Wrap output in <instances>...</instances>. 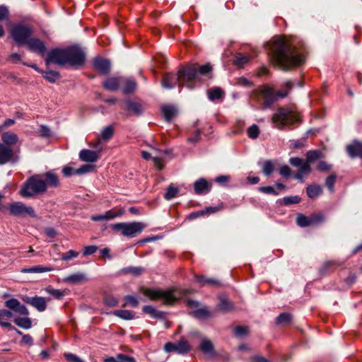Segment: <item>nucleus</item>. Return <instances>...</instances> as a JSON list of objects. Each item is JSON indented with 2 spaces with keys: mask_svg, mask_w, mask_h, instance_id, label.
<instances>
[{
  "mask_svg": "<svg viewBox=\"0 0 362 362\" xmlns=\"http://www.w3.org/2000/svg\"><path fill=\"white\" fill-rule=\"evenodd\" d=\"M271 51L276 64L284 70L300 65L305 61L303 56L297 54L296 47L283 37H278L273 41Z\"/></svg>",
  "mask_w": 362,
  "mask_h": 362,
  "instance_id": "nucleus-1",
  "label": "nucleus"
},
{
  "mask_svg": "<svg viewBox=\"0 0 362 362\" xmlns=\"http://www.w3.org/2000/svg\"><path fill=\"white\" fill-rule=\"evenodd\" d=\"M59 185V177L53 172L43 175H34L23 184L19 194L22 197L30 198L47 192V187L55 188Z\"/></svg>",
  "mask_w": 362,
  "mask_h": 362,
  "instance_id": "nucleus-2",
  "label": "nucleus"
},
{
  "mask_svg": "<svg viewBox=\"0 0 362 362\" xmlns=\"http://www.w3.org/2000/svg\"><path fill=\"white\" fill-rule=\"evenodd\" d=\"M197 75V70L194 66H185L180 69L177 74H166L162 79V86L166 89H171L178 84L179 86H185L189 89L195 87L192 84V80Z\"/></svg>",
  "mask_w": 362,
  "mask_h": 362,
  "instance_id": "nucleus-3",
  "label": "nucleus"
},
{
  "mask_svg": "<svg viewBox=\"0 0 362 362\" xmlns=\"http://www.w3.org/2000/svg\"><path fill=\"white\" fill-rule=\"evenodd\" d=\"M5 305L15 313L25 316V317H16L14 319V322L17 326L25 329H28L31 327L32 322L28 317L29 315V311L24 305L21 304L16 298H11L6 300Z\"/></svg>",
  "mask_w": 362,
  "mask_h": 362,
  "instance_id": "nucleus-4",
  "label": "nucleus"
},
{
  "mask_svg": "<svg viewBox=\"0 0 362 362\" xmlns=\"http://www.w3.org/2000/svg\"><path fill=\"white\" fill-rule=\"evenodd\" d=\"M272 122L279 128L282 129L285 125L293 124L300 121L298 112L291 108H279L273 115Z\"/></svg>",
  "mask_w": 362,
  "mask_h": 362,
  "instance_id": "nucleus-5",
  "label": "nucleus"
},
{
  "mask_svg": "<svg viewBox=\"0 0 362 362\" xmlns=\"http://www.w3.org/2000/svg\"><path fill=\"white\" fill-rule=\"evenodd\" d=\"M111 228L116 232H120L124 236L134 238L139 234L145 228L141 222H124L111 225Z\"/></svg>",
  "mask_w": 362,
  "mask_h": 362,
  "instance_id": "nucleus-6",
  "label": "nucleus"
},
{
  "mask_svg": "<svg viewBox=\"0 0 362 362\" xmlns=\"http://www.w3.org/2000/svg\"><path fill=\"white\" fill-rule=\"evenodd\" d=\"M175 289L172 288L169 290L161 289H143V293L145 296L151 300L163 299L165 304H172L179 299V297L175 294Z\"/></svg>",
  "mask_w": 362,
  "mask_h": 362,
  "instance_id": "nucleus-7",
  "label": "nucleus"
},
{
  "mask_svg": "<svg viewBox=\"0 0 362 362\" xmlns=\"http://www.w3.org/2000/svg\"><path fill=\"white\" fill-rule=\"evenodd\" d=\"M33 29L31 26L24 24H18L13 27L11 35L13 40L18 45H26L32 38Z\"/></svg>",
  "mask_w": 362,
  "mask_h": 362,
  "instance_id": "nucleus-8",
  "label": "nucleus"
},
{
  "mask_svg": "<svg viewBox=\"0 0 362 362\" xmlns=\"http://www.w3.org/2000/svg\"><path fill=\"white\" fill-rule=\"evenodd\" d=\"M66 64L69 66L78 68L85 64L86 54L78 46L74 45L66 48Z\"/></svg>",
  "mask_w": 362,
  "mask_h": 362,
  "instance_id": "nucleus-9",
  "label": "nucleus"
},
{
  "mask_svg": "<svg viewBox=\"0 0 362 362\" xmlns=\"http://www.w3.org/2000/svg\"><path fill=\"white\" fill-rule=\"evenodd\" d=\"M9 212L11 215L16 216H29L32 218L37 217V214L33 207L26 206L21 202H16L11 204L8 206Z\"/></svg>",
  "mask_w": 362,
  "mask_h": 362,
  "instance_id": "nucleus-10",
  "label": "nucleus"
},
{
  "mask_svg": "<svg viewBox=\"0 0 362 362\" xmlns=\"http://www.w3.org/2000/svg\"><path fill=\"white\" fill-rule=\"evenodd\" d=\"M46 65H49L50 64H54L59 66H65L66 64V48L60 49L55 48L51 49L46 59H45Z\"/></svg>",
  "mask_w": 362,
  "mask_h": 362,
  "instance_id": "nucleus-11",
  "label": "nucleus"
},
{
  "mask_svg": "<svg viewBox=\"0 0 362 362\" xmlns=\"http://www.w3.org/2000/svg\"><path fill=\"white\" fill-rule=\"evenodd\" d=\"M190 349L188 342L184 339H180L177 343L168 342L164 346V350L168 352H176L180 354L187 353Z\"/></svg>",
  "mask_w": 362,
  "mask_h": 362,
  "instance_id": "nucleus-12",
  "label": "nucleus"
},
{
  "mask_svg": "<svg viewBox=\"0 0 362 362\" xmlns=\"http://www.w3.org/2000/svg\"><path fill=\"white\" fill-rule=\"evenodd\" d=\"M22 300L34 307L39 312H42L46 310L47 308V302L45 300V298L43 297L40 296H34V297H30V296H23L22 298Z\"/></svg>",
  "mask_w": 362,
  "mask_h": 362,
  "instance_id": "nucleus-13",
  "label": "nucleus"
},
{
  "mask_svg": "<svg viewBox=\"0 0 362 362\" xmlns=\"http://www.w3.org/2000/svg\"><path fill=\"white\" fill-rule=\"evenodd\" d=\"M26 46L29 51L41 56L45 55L47 52L45 42L38 38H31Z\"/></svg>",
  "mask_w": 362,
  "mask_h": 362,
  "instance_id": "nucleus-14",
  "label": "nucleus"
},
{
  "mask_svg": "<svg viewBox=\"0 0 362 362\" xmlns=\"http://www.w3.org/2000/svg\"><path fill=\"white\" fill-rule=\"evenodd\" d=\"M93 68L102 75H107L110 72V62L102 57H96L93 61Z\"/></svg>",
  "mask_w": 362,
  "mask_h": 362,
  "instance_id": "nucleus-15",
  "label": "nucleus"
},
{
  "mask_svg": "<svg viewBox=\"0 0 362 362\" xmlns=\"http://www.w3.org/2000/svg\"><path fill=\"white\" fill-rule=\"evenodd\" d=\"M187 66H194L197 70V75L192 80V84L194 85V83L197 81H200L199 76H205L209 78H211L212 74V66L209 64H206L202 66H199L198 64H191Z\"/></svg>",
  "mask_w": 362,
  "mask_h": 362,
  "instance_id": "nucleus-16",
  "label": "nucleus"
},
{
  "mask_svg": "<svg viewBox=\"0 0 362 362\" xmlns=\"http://www.w3.org/2000/svg\"><path fill=\"white\" fill-rule=\"evenodd\" d=\"M124 214V210L119 209L117 210H110L106 211L104 214L95 215L91 216V220L93 221H100L103 220H111L117 217L122 216Z\"/></svg>",
  "mask_w": 362,
  "mask_h": 362,
  "instance_id": "nucleus-17",
  "label": "nucleus"
},
{
  "mask_svg": "<svg viewBox=\"0 0 362 362\" xmlns=\"http://www.w3.org/2000/svg\"><path fill=\"white\" fill-rule=\"evenodd\" d=\"M124 78L112 76L106 78L103 82V86L105 89L110 91L118 90L119 86L123 83Z\"/></svg>",
  "mask_w": 362,
  "mask_h": 362,
  "instance_id": "nucleus-18",
  "label": "nucleus"
},
{
  "mask_svg": "<svg viewBox=\"0 0 362 362\" xmlns=\"http://www.w3.org/2000/svg\"><path fill=\"white\" fill-rule=\"evenodd\" d=\"M13 155V149L11 146L4 144H0V165L5 164L11 160Z\"/></svg>",
  "mask_w": 362,
  "mask_h": 362,
  "instance_id": "nucleus-19",
  "label": "nucleus"
},
{
  "mask_svg": "<svg viewBox=\"0 0 362 362\" xmlns=\"http://www.w3.org/2000/svg\"><path fill=\"white\" fill-rule=\"evenodd\" d=\"M289 163L291 165L294 167H299L298 171L301 173H309L311 171V168L310 163L306 162H303V160L298 157L291 158L289 160Z\"/></svg>",
  "mask_w": 362,
  "mask_h": 362,
  "instance_id": "nucleus-20",
  "label": "nucleus"
},
{
  "mask_svg": "<svg viewBox=\"0 0 362 362\" xmlns=\"http://www.w3.org/2000/svg\"><path fill=\"white\" fill-rule=\"evenodd\" d=\"M100 153L89 149H83L79 153V158L81 160L89 163H94L99 158Z\"/></svg>",
  "mask_w": 362,
  "mask_h": 362,
  "instance_id": "nucleus-21",
  "label": "nucleus"
},
{
  "mask_svg": "<svg viewBox=\"0 0 362 362\" xmlns=\"http://www.w3.org/2000/svg\"><path fill=\"white\" fill-rule=\"evenodd\" d=\"M125 104L127 110L132 112L137 116L141 115L144 111V106L140 101L127 100L125 101Z\"/></svg>",
  "mask_w": 362,
  "mask_h": 362,
  "instance_id": "nucleus-22",
  "label": "nucleus"
},
{
  "mask_svg": "<svg viewBox=\"0 0 362 362\" xmlns=\"http://www.w3.org/2000/svg\"><path fill=\"white\" fill-rule=\"evenodd\" d=\"M194 189L195 193L197 194H206L210 190L211 185L206 180L200 178L194 182Z\"/></svg>",
  "mask_w": 362,
  "mask_h": 362,
  "instance_id": "nucleus-23",
  "label": "nucleus"
},
{
  "mask_svg": "<svg viewBox=\"0 0 362 362\" xmlns=\"http://www.w3.org/2000/svg\"><path fill=\"white\" fill-rule=\"evenodd\" d=\"M346 151L351 158L360 157L362 158V144L354 141L352 144L347 146Z\"/></svg>",
  "mask_w": 362,
  "mask_h": 362,
  "instance_id": "nucleus-24",
  "label": "nucleus"
},
{
  "mask_svg": "<svg viewBox=\"0 0 362 362\" xmlns=\"http://www.w3.org/2000/svg\"><path fill=\"white\" fill-rule=\"evenodd\" d=\"M87 278L83 273H75L69 276H67L63 279V281L71 284H77L83 281H86Z\"/></svg>",
  "mask_w": 362,
  "mask_h": 362,
  "instance_id": "nucleus-25",
  "label": "nucleus"
},
{
  "mask_svg": "<svg viewBox=\"0 0 362 362\" xmlns=\"http://www.w3.org/2000/svg\"><path fill=\"white\" fill-rule=\"evenodd\" d=\"M142 310L144 313L151 315L155 319H164L165 317V313L160 310H157L152 305H145L143 307Z\"/></svg>",
  "mask_w": 362,
  "mask_h": 362,
  "instance_id": "nucleus-26",
  "label": "nucleus"
},
{
  "mask_svg": "<svg viewBox=\"0 0 362 362\" xmlns=\"http://www.w3.org/2000/svg\"><path fill=\"white\" fill-rule=\"evenodd\" d=\"M264 97V104L266 107H269L276 100L275 93L272 88L267 86L262 91Z\"/></svg>",
  "mask_w": 362,
  "mask_h": 362,
  "instance_id": "nucleus-27",
  "label": "nucleus"
},
{
  "mask_svg": "<svg viewBox=\"0 0 362 362\" xmlns=\"http://www.w3.org/2000/svg\"><path fill=\"white\" fill-rule=\"evenodd\" d=\"M13 317V313L6 309H0V325L3 327L13 328L11 323L7 321Z\"/></svg>",
  "mask_w": 362,
  "mask_h": 362,
  "instance_id": "nucleus-28",
  "label": "nucleus"
},
{
  "mask_svg": "<svg viewBox=\"0 0 362 362\" xmlns=\"http://www.w3.org/2000/svg\"><path fill=\"white\" fill-rule=\"evenodd\" d=\"M52 267H45L42 265H36L30 268H23L21 270V273H44L53 271Z\"/></svg>",
  "mask_w": 362,
  "mask_h": 362,
  "instance_id": "nucleus-29",
  "label": "nucleus"
},
{
  "mask_svg": "<svg viewBox=\"0 0 362 362\" xmlns=\"http://www.w3.org/2000/svg\"><path fill=\"white\" fill-rule=\"evenodd\" d=\"M122 85H123L122 91L125 94H129L134 92L137 86L136 81L132 78H124V82Z\"/></svg>",
  "mask_w": 362,
  "mask_h": 362,
  "instance_id": "nucleus-30",
  "label": "nucleus"
},
{
  "mask_svg": "<svg viewBox=\"0 0 362 362\" xmlns=\"http://www.w3.org/2000/svg\"><path fill=\"white\" fill-rule=\"evenodd\" d=\"M1 139L4 142L3 144L10 146L11 145L16 144L18 138L16 134L11 132H6L1 135Z\"/></svg>",
  "mask_w": 362,
  "mask_h": 362,
  "instance_id": "nucleus-31",
  "label": "nucleus"
},
{
  "mask_svg": "<svg viewBox=\"0 0 362 362\" xmlns=\"http://www.w3.org/2000/svg\"><path fill=\"white\" fill-rule=\"evenodd\" d=\"M199 349L205 354H214V346L208 339H203L199 345Z\"/></svg>",
  "mask_w": 362,
  "mask_h": 362,
  "instance_id": "nucleus-32",
  "label": "nucleus"
},
{
  "mask_svg": "<svg viewBox=\"0 0 362 362\" xmlns=\"http://www.w3.org/2000/svg\"><path fill=\"white\" fill-rule=\"evenodd\" d=\"M112 313L114 315L125 320H130L134 318V313L128 310H116Z\"/></svg>",
  "mask_w": 362,
  "mask_h": 362,
  "instance_id": "nucleus-33",
  "label": "nucleus"
},
{
  "mask_svg": "<svg viewBox=\"0 0 362 362\" xmlns=\"http://www.w3.org/2000/svg\"><path fill=\"white\" fill-rule=\"evenodd\" d=\"M161 111L165 119L168 122L171 121L177 112L174 107L170 105L163 106Z\"/></svg>",
  "mask_w": 362,
  "mask_h": 362,
  "instance_id": "nucleus-34",
  "label": "nucleus"
},
{
  "mask_svg": "<svg viewBox=\"0 0 362 362\" xmlns=\"http://www.w3.org/2000/svg\"><path fill=\"white\" fill-rule=\"evenodd\" d=\"M322 192V187L318 185H311L306 188L307 195L312 199L319 196Z\"/></svg>",
  "mask_w": 362,
  "mask_h": 362,
  "instance_id": "nucleus-35",
  "label": "nucleus"
},
{
  "mask_svg": "<svg viewBox=\"0 0 362 362\" xmlns=\"http://www.w3.org/2000/svg\"><path fill=\"white\" fill-rule=\"evenodd\" d=\"M224 95L221 88L215 87L208 91V96L210 100H215L221 98Z\"/></svg>",
  "mask_w": 362,
  "mask_h": 362,
  "instance_id": "nucleus-36",
  "label": "nucleus"
},
{
  "mask_svg": "<svg viewBox=\"0 0 362 362\" xmlns=\"http://www.w3.org/2000/svg\"><path fill=\"white\" fill-rule=\"evenodd\" d=\"M292 320V316L288 313H281L276 319V323L280 325H288Z\"/></svg>",
  "mask_w": 362,
  "mask_h": 362,
  "instance_id": "nucleus-37",
  "label": "nucleus"
},
{
  "mask_svg": "<svg viewBox=\"0 0 362 362\" xmlns=\"http://www.w3.org/2000/svg\"><path fill=\"white\" fill-rule=\"evenodd\" d=\"M191 315L197 318L204 319L210 316V312L206 307H202L192 312Z\"/></svg>",
  "mask_w": 362,
  "mask_h": 362,
  "instance_id": "nucleus-38",
  "label": "nucleus"
},
{
  "mask_svg": "<svg viewBox=\"0 0 362 362\" xmlns=\"http://www.w3.org/2000/svg\"><path fill=\"white\" fill-rule=\"evenodd\" d=\"M275 164L274 161L271 160H265L262 163V173L266 176L269 177L274 170Z\"/></svg>",
  "mask_w": 362,
  "mask_h": 362,
  "instance_id": "nucleus-39",
  "label": "nucleus"
},
{
  "mask_svg": "<svg viewBox=\"0 0 362 362\" xmlns=\"http://www.w3.org/2000/svg\"><path fill=\"white\" fill-rule=\"evenodd\" d=\"M195 281L198 283L201 286H204L206 284H212V285H218V282L216 279L211 278H206L204 276H194Z\"/></svg>",
  "mask_w": 362,
  "mask_h": 362,
  "instance_id": "nucleus-40",
  "label": "nucleus"
},
{
  "mask_svg": "<svg viewBox=\"0 0 362 362\" xmlns=\"http://www.w3.org/2000/svg\"><path fill=\"white\" fill-rule=\"evenodd\" d=\"M43 77L49 83H55L60 78V74L56 71H47L43 72Z\"/></svg>",
  "mask_w": 362,
  "mask_h": 362,
  "instance_id": "nucleus-41",
  "label": "nucleus"
},
{
  "mask_svg": "<svg viewBox=\"0 0 362 362\" xmlns=\"http://www.w3.org/2000/svg\"><path fill=\"white\" fill-rule=\"evenodd\" d=\"M322 151L320 150L308 151L306 153V161L312 163L322 157Z\"/></svg>",
  "mask_w": 362,
  "mask_h": 362,
  "instance_id": "nucleus-42",
  "label": "nucleus"
},
{
  "mask_svg": "<svg viewBox=\"0 0 362 362\" xmlns=\"http://www.w3.org/2000/svg\"><path fill=\"white\" fill-rule=\"evenodd\" d=\"M249 60L250 57L248 56L239 53L235 55L233 64L238 66H243L246 64Z\"/></svg>",
  "mask_w": 362,
  "mask_h": 362,
  "instance_id": "nucleus-43",
  "label": "nucleus"
},
{
  "mask_svg": "<svg viewBox=\"0 0 362 362\" xmlns=\"http://www.w3.org/2000/svg\"><path fill=\"white\" fill-rule=\"evenodd\" d=\"M296 223L300 227L311 226L310 216H306L303 214H300L297 216Z\"/></svg>",
  "mask_w": 362,
  "mask_h": 362,
  "instance_id": "nucleus-44",
  "label": "nucleus"
},
{
  "mask_svg": "<svg viewBox=\"0 0 362 362\" xmlns=\"http://www.w3.org/2000/svg\"><path fill=\"white\" fill-rule=\"evenodd\" d=\"M247 134L249 138L252 139H257L259 134V129L258 126L256 124L250 126L247 130Z\"/></svg>",
  "mask_w": 362,
  "mask_h": 362,
  "instance_id": "nucleus-45",
  "label": "nucleus"
},
{
  "mask_svg": "<svg viewBox=\"0 0 362 362\" xmlns=\"http://www.w3.org/2000/svg\"><path fill=\"white\" fill-rule=\"evenodd\" d=\"M178 193V189L177 187H173V185H170L166 192L164 194V198L167 200H170L175 198Z\"/></svg>",
  "mask_w": 362,
  "mask_h": 362,
  "instance_id": "nucleus-46",
  "label": "nucleus"
},
{
  "mask_svg": "<svg viewBox=\"0 0 362 362\" xmlns=\"http://www.w3.org/2000/svg\"><path fill=\"white\" fill-rule=\"evenodd\" d=\"M113 132L114 130L111 126L105 127L100 133L101 138L105 141H107L112 138Z\"/></svg>",
  "mask_w": 362,
  "mask_h": 362,
  "instance_id": "nucleus-47",
  "label": "nucleus"
},
{
  "mask_svg": "<svg viewBox=\"0 0 362 362\" xmlns=\"http://www.w3.org/2000/svg\"><path fill=\"white\" fill-rule=\"evenodd\" d=\"M336 182V175L334 174H332L329 175L326 180L325 185L327 187L328 189L330 192H334V183Z\"/></svg>",
  "mask_w": 362,
  "mask_h": 362,
  "instance_id": "nucleus-48",
  "label": "nucleus"
},
{
  "mask_svg": "<svg viewBox=\"0 0 362 362\" xmlns=\"http://www.w3.org/2000/svg\"><path fill=\"white\" fill-rule=\"evenodd\" d=\"M310 218L311 225H317L325 221V216L322 214H312Z\"/></svg>",
  "mask_w": 362,
  "mask_h": 362,
  "instance_id": "nucleus-49",
  "label": "nucleus"
},
{
  "mask_svg": "<svg viewBox=\"0 0 362 362\" xmlns=\"http://www.w3.org/2000/svg\"><path fill=\"white\" fill-rule=\"evenodd\" d=\"M122 271L124 273H129V274H134V276H139L143 272V268L142 267H129L123 269Z\"/></svg>",
  "mask_w": 362,
  "mask_h": 362,
  "instance_id": "nucleus-50",
  "label": "nucleus"
},
{
  "mask_svg": "<svg viewBox=\"0 0 362 362\" xmlns=\"http://www.w3.org/2000/svg\"><path fill=\"white\" fill-rule=\"evenodd\" d=\"M45 291L47 293H49L57 299H60L64 296V291L59 289L47 288Z\"/></svg>",
  "mask_w": 362,
  "mask_h": 362,
  "instance_id": "nucleus-51",
  "label": "nucleus"
},
{
  "mask_svg": "<svg viewBox=\"0 0 362 362\" xmlns=\"http://www.w3.org/2000/svg\"><path fill=\"white\" fill-rule=\"evenodd\" d=\"M39 134L42 137L49 138L52 136L50 129L46 125H40L39 129Z\"/></svg>",
  "mask_w": 362,
  "mask_h": 362,
  "instance_id": "nucleus-52",
  "label": "nucleus"
},
{
  "mask_svg": "<svg viewBox=\"0 0 362 362\" xmlns=\"http://www.w3.org/2000/svg\"><path fill=\"white\" fill-rule=\"evenodd\" d=\"M78 255V252H77L73 250H70L67 252H66L62 255V259L64 260V261H69L73 258L77 257Z\"/></svg>",
  "mask_w": 362,
  "mask_h": 362,
  "instance_id": "nucleus-53",
  "label": "nucleus"
},
{
  "mask_svg": "<svg viewBox=\"0 0 362 362\" xmlns=\"http://www.w3.org/2000/svg\"><path fill=\"white\" fill-rule=\"evenodd\" d=\"M300 202V198L298 196L285 197L284 198V203L286 205L298 204Z\"/></svg>",
  "mask_w": 362,
  "mask_h": 362,
  "instance_id": "nucleus-54",
  "label": "nucleus"
},
{
  "mask_svg": "<svg viewBox=\"0 0 362 362\" xmlns=\"http://www.w3.org/2000/svg\"><path fill=\"white\" fill-rule=\"evenodd\" d=\"M93 170V167L90 165H83L79 168L76 170L75 173L81 175L83 173L91 172Z\"/></svg>",
  "mask_w": 362,
  "mask_h": 362,
  "instance_id": "nucleus-55",
  "label": "nucleus"
},
{
  "mask_svg": "<svg viewBox=\"0 0 362 362\" xmlns=\"http://www.w3.org/2000/svg\"><path fill=\"white\" fill-rule=\"evenodd\" d=\"M232 308L231 303L226 299L222 298L219 304L220 310L223 311H228Z\"/></svg>",
  "mask_w": 362,
  "mask_h": 362,
  "instance_id": "nucleus-56",
  "label": "nucleus"
},
{
  "mask_svg": "<svg viewBox=\"0 0 362 362\" xmlns=\"http://www.w3.org/2000/svg\"><path fill=\"white\" fill-rule=\"evenodd\" d=\"M248 332V328L245 326H238L234 329L235 335L237 337H242L246 334Z\"/></svg>",
  "mask_w": 362,
  "mask_h": 362,
  "instance_id": "nucleus-57",
  "label": "nucleus"
},
{
  "mask_svg": "<svg viewBox=\"0 0 362 362\" xmlns=\"http://www.w3.org/2000/svg\"><path fill=\"white\" fill-rule=\"evenodd\" d=\"M127 303H129L132 307L136 308L139 305V301L136 298L132 296H126L124 297Z\"/></svg>",
  "mask_w": 362,
  "mask_h": 362,
  "instance_id": "nucleus-58",
  "label": "nucleus"
},
{
  "mask_svg": "<svg viewBox=\"0 0 362 362\" xmlns=\"http://www.w3.org/2000/svg\"><path fill=\"white\" fill-rule=\"evenodd\" d=\"M117 362H136L134 358L127 355L119 354L117 355Z\"/></svg>",
  "mask_w": 362,
  "mask_h": 362,
  "instance_id": "nucleus-59",
  "label": "nucleus"
},
{
  "mask_svg": "<svg viewBox=\"0 0 362 362\" xmlns=\"http://www.w3.org/2000/svg\"><path fill=\"white\" fill-rule=\"evenodd\" d=\"M98 250L95 245H88L83 248V254L85 256L90 255L94 254Z\"/></svg>",
  "mask_w": 362,
  "mask_h": 362,
  "instance_id": "nucleus-60",
  "label": "nucleus"
},
{
  "mask_svg": "<svg viewBox=\"0 0 362 362\" xmlns=\"http://www.w3.org/2000/svg\"><path fill=\"white\" fill-rule=\"evenodd\" d=\"M259 191L263 192L264 194H272L274 195H278L279 192H276L272 187L267 186V187H260L259 188Z\"/></svg>",
  "mask_w": 362,
  "mask_h": 362,
  "instance_id": "nucleus-61",
  "label": "nucleus"
},
{
  "mask_svg": "<svg viewBox=\"0 0 362 362\" xmlns=\"http://www.w3.org/2000/svg\"><path fill=\"white\" fill-rule=\"evenodd\" d=\"M317 169L321 172H327L332 169V165L325 161H320L317 165Z\"/></svg>",
  "mask_w": 362,
  "mask_h": 362,
  "instance_id": "nucleus-62",
  "label": "nucleus"
},
{
  "mask_svg": "<svg viewBox=\"0 0 362 362\" xmlns=\"http://www.w3.org/2000/svg\"><path fill=\"white\" fill-rule=\"evenodd\" d=\"M64 356L69 362H84L78 356L71 353L64 354Z\"/></svg>",
  "mask_w": 362,
  "mask_h": 362,
  "instance_id": "nucleus-63",
  "label": "nucleus"
},
{
  "mask_svg": "<svg viewBox=\"0 0 362 362\" xmlns=\"http://www.w3.org/2000/svg\"><path fill=\"white\" fill-rule=\"evenodd\" d=\"M236 84L244 87H250L252 86V83L244 77L238 78Z\"/></svg>",
  "mask_w": 362,
  "mask_h": 362,
  "instance_id": "nucleus-64",
  "label": "nucleus"
}]
</instances>
